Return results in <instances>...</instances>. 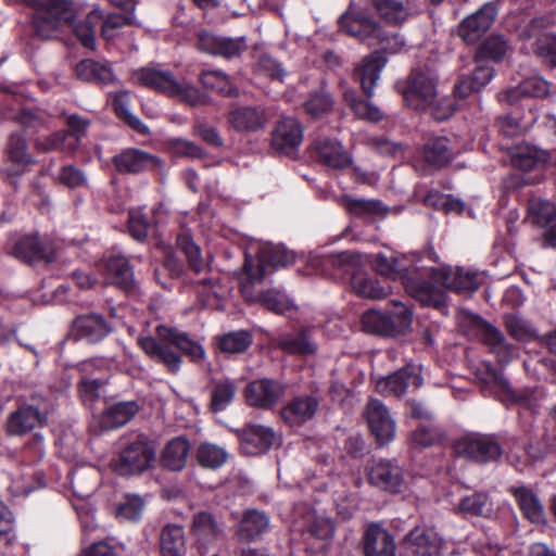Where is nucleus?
I'll return each instance as SVG.
<instances>
[{
    "instance_id": "49530a36",
    "label": "nucleus",
    "mask_w": 556,
    "mask_h": 556,
    "mask_svg": "<svg viewBox=\"0 0 556 556\" xmlns=\"http://www.w3.org/2000/svg\"><path fill=\"white\" fill-rule=\"evenodd\" d=\"M130 93L128 90H119L113 96V108L116 115L130 128L139 134H147L149 128L129 111Z\"/></svg>"
},
{
    "instance_id": "c9c22d12",
    "label": "nucleus",
    "mask_w": 556,
    "mask_h": 556,
    "mask_svg": "<svg viewBox=\"0 0 556 556\" xmlns=\"http://www.w3.org/2000/svg\"><path fill=\"white\" fill-rule=\"evenodd\" d=\"M483 342L490 348L501 365H507L514 358L516 348L508 343L504 334L493 325L485 324L483 328Z\"/></svg>"
},
{
    "instance_id": "58836bf2",
    "label": "nucleus",
    "mask_w": 556,
    "mask_h": 556,
    "mask_svg": "<svg viewBox=\"0 0 556 556\" xmlns=\"http://www.w3.org/2000/svg\"><path fill=\"white\" fill-rule=\"evenodd\" d=\"M320 405L317 391L309 394H298L291 397L281 408L280 417H314Z\"/></svg>"
},
{
    "instance_id": "0e129e2a",
    "label": "nucleus",
    "mask_w": 556,
    "mask_h": 556,
    "mask_svg": "<svg viewBox=\"0 0 556 556\" xmlns=\"http://www.w3.org/2000/svg\"><path fill=\"white\" fill-rule=\"evenodd\" d=\"M281 349L290 354L311 355L316 352L315 345L308 340L305 331H300L296 336L285 338Z\"/></svg>"
},
{
    "instance_id": "aec40b11",
    "label": "nucleus",
    "mask_w": 556,
    "mask_h": 556,
    "mask_svg": "<svg viewBox=\"0 0 556 556\" xmlns=\"http://www.w3.org/2000/svg\"><path fill=\"white\" fill-rule=\"evenodd\" d=\"M270 528L269 516L256 508H250L242 513L236 529V538L243 543L258 541Z\"/></svg>"
},
{
    "instance_id": "6ab92c4d",
    "label": "nucleus",
    "mask_w": 556,
    "mask_h": 556,
    "mask_svg": "<svg viewBox=\"0 0 556 556\" xmlns=\"http://www.w3.org/2000/svg\"><path fill=\"white\" fill-rule=\"evenodd\" d=\"M363 556H396L393 534L379 523H369L362 536Z\"/></svg>"
},
{
    "instance_id": "c03bdc74",
    "label": "nucleus",
    "mask_w": 556,
    "mask_h": 556,
    "mask_svg": "<svg viewBox=\"0 0 556 556\" xmlns=\"http://www.w3.org/2000/svg\"><path fill=\"white\" fill-rule=\"evenodd\" d=\"M528 217L532 224L545 228L556 222V206L541 198H531L527 205Z\"/></svg>"
},
{
    "instance_id": "de8ad7c7",
    "label": "nucleus",
    "mask_w": 556,
    "mask_h": 556,
    "mask_svg": "<svg viewBox=\"0 0 556 556\" xmlns=\"http://www.w3.org/2000/svg\"><path fill=\"white\" fill-rule=\"evenodd\" d=\"M457 509L464 516H486L492 511V503L486 492L479 491L464 496Z\"/></svg>"
},
{
    "instance_id": "774afa93",
    "label": "nucleus",
    "mask_w": 556,
    "mask_h": 556,
    "mask_svg": "<svg viewBox=\"0 0 556 556\" xmlns=\"http://www.w3.org/2000/svg\"><path fill=\"white\" fill-rule=\"evenodd\" d=\"M505 328L508 334L517 341L529 342L533 339L534 332L529 325L517 315L505 316Z\"/></svg>"
},
{
    "instance_id": "ea45409f",
    "label": "nucleus",
    "mask_w": 556,
    "mask_h": 556,
    "mask_svg": "<svg viewBox=\"0 0 556 556\" xmlns=\"http://www.w3.org/2000/svg\"><path fill=\"white\" fill-rule=\"evenodd\" d=\"M162 556H185L186 542L184 527L176 523H167L160 533Z\"/></svg>"
},
{
    "instance_id": "412c9836",
    "label": "nucleus",
    "mask_w": 556,
    "mask_h": 556,
    "mask_svg": "<svg viewBox=\"0 0 556 556\" xmlns=\"http://www.w3.org/2000/svg\"><path fill=\"white\" fill-rule=\"evenodd\" d=\"M228 123L239 132H255L267 123V114L262 105H237L228 113Z\"/></svg>"
},
{
    "instance_id": "4d7b16f0",
    "label": "nucleus",
    "mask_w": 556,
    "mask_h": 556,
    "mask_svg": "<svg viewBox=\"0 0 556 556\" xmlns=\"http://www.w3.org/2000/svg\"><path fill=\"white\" fill-rule=\"evenodd\" d=\"M177 247L186 255L190 268L199 274L203 271L206 264L201 257L200 248L192 241L187 235H180L177 237Z\"/></svg>"
},
{
    "instance_id": "69168bd1",
    "label": "nucleus",
    "mask_w": 556,
    "mask_h": 556,
    "mask_svg": "<svg viewBox=\"0 0 556 556\" xmlns=\"http://www.w3.org/2000/svg\"><path fill=\"white\" fill-rule=\"evenodd\" d=\"M70 134L66 130L55 131L45 138H37L34 146L38 152L48 153L55 150L66 151Z\"/></svg>"
},
{
    "instance_id": "a878e982",
    "label": "nucleus",
    "mask_w": 556,
    "mask_h": 556,
    "mask_svg": "<svg viewBox=\"0 0 556 556\" xmlns=\"http://www.w3.org/2000/svg\"><path fill=\"white\" fill-rule=\"evenodd\" d=\"M312 148L318 162L327 167L342 169L352 162L349 153L344 151L342 144L338 141L319 138L314 141Z\"/></svg>"
},
{
    "instance_id": "2eb2a0df",
    "label": "nucleus",
    "mask_w": 556,
    "mask_h": 556,
    "mask_svg": "<svg viewBox=\"0 0 556 556\" xmlns=\"http://www.w3.org/2000/svg\"><path fill=\"white\" fill-rule=\"evenodd\" d=\"M427 275L430 277V281L443 292L444 288L456 293L475 292L479 289L477 274L463 267L456 268L455 271H452L448 267H431Z\"/></svg>"
},
{
    "instance_id": "7c9ffc66",
    "label": "nucleus",
    "mask_w": 556,
    "mask_h": 556,
    "mask_svg": "<svg viewBox=\"0 0 556 556\" xmlns=\"http://www.w3.org/2000/svg\"><path fill=\"white\" fill-rule=\"evenodd\" d=\"M510 494L514 496L525 518L533 523H541L545 519L543 505L538 495L528 486H511Z\"/></svg>"
},
{
    "instance_id": "37998d69",
    "label": "nucleus",
    "mask_w": 556,
    "mask_h": 556,
    "mask_svg": "<svg viewBox=\"0 0 556 556\" xmlns=\"http://www.w3.org/2000/svg\"><path fill=\"white\" fill-rule=\"evenodd\" d=\"M160 336L172 345H175L191 359H202L205 355L203 346L176 330L159 328Z\"/></svg>"
},
{
    "instance_id": "2f4dec72",
    "label": "nucleus",
    "mask_w": 556,
    "mask_h": 556,
    "mask_svg": "<svg viewBox=\"0 0 556 556\" xmlns=\"http://www.w3.org/2000/svg\"><path fill=\"white\" fill-rule=\"evenodd\" d=\"M75 74L78 79L98 85H109L116 80V77L109 63H102L92 59L81 60L76 64Z\"/></svg>"
},
{
    "instance_id": "1a4fd4ad",
    "label": "nucleus",
    "mask_w": 556,
    "mask_h": 556,
    "mask_svg": "<svg viewBox=\"0 0 556 556\" xmlns=\"http://www.w3.org/2000/svg\"><path fill=\"white\" fill-rule=\"evenodd\" d=\"M294 260V254L285 248L265 244L258 249L256 260L244 253L243 270L251 280H261L266 275L268 268L277 269L285 267L292 264Z\"/></svg>"
},
{
    "instance_id": "f257e3e1",
    "label": "nucleus",
    "mask_w": 556,
    "mask_h": 556,
    "mask_svg": "<svg viewBox=\"0 0 556 556\" xmlns=\"http://www.w3.org/2000/svg\"><path fill=\"white\" fill-rule=\"evenodd\" d=\"M22 2L34 10V30L41 39H50L68 26L84 47L94 49V26L102 20V14L98 10H92L83 21L76 22L71 0H22Z\"/></svg>"
},
{
    "instance_id": "8fccbe9b",
    "label": "nucleus",
    "mask_w": 556,
    "mask_h": 556,
    "mask_svg": "<svg viewBox=\"0 0 556 556\" xmlns=\"http://www.w3.org/2000/svg\"><path fill=\"white\" fill-rule=\"evenodd\" d=\"M372 5L381 20L389 25H399L408 16V11L401 0H374Z\"/></svg>"
},
{
    "instance_id": "6e6552de",
    "label": "nucleus",
    "mask_w": 556,
    "mask_h": 556,
    "mask_svg": "<svg viewBox=\"0 0 556 556\" xmlns=\"http://www.w3.org/2000/svg\"><path fill=\"white\" fill-rule=\"evenodd\" d=\"M413 320V313L401 305L400 311L394 314L369 309L362 315V329L366 333L381 337H396L402 334L409 327Z\"/></svg>"
},
{
    "instance_id": "a18cd8bd",
    "label": "nucleus",
    "mask_w": 556,
    "mask_h": 556,
    "mask_svg": "<svg viewBox=\"0 0 556 556\" xmlns=\"http://www.w3.org/2000/svg\"><path fill=\"white\" fill-rule=\"evenodd\" d=\"M508 49V42L501 35H491L477 48L475 60L477 63L483 61H501Z\"/></svg>"
},
{
    "instance_id": "3c124183",
    "label": "nucleus",
    "mask_w": 556,
    "mask_h": 556,
    "mask_svg": "<svg viewBox=\"0 0 556 556\" xmlns=\"http://www.w3.org/2000/svg\"><path fill=\"white\" fill-rule=\"evenodd\" d=\"M262 307L278 315L289 312L292 303L289 298L275 289L261 291L254 299Z\"/></svg>"
},
{
    "instance_id": "79ce46f5",
    "label": "nucleus",
    "mask_w": 556,
    "mask_h": 556,
    "mask_svg": "<svg viewBox=\"0 0 556 556\" xmlns=\"http://www.w3.org/2000/svg\"><path fill=\"white\" fill-rule=\"evenodd\" d=\"M139 344L147 355L153 361L164 364L170 371L174 372L179 368L180 356L153 337L141 338Z\"/></svg>"
},
{
    "instance_id": "a19ab883",
    "label": "nucleus",
    "mask_w": 556,
    "mask_h": 556,
    "mask_svg": "<svg viewBox=\"0 0 556 556\" xmlns=\"http://www.w3.org/2000/svg\"><path fill=\"white\" fill-rule=\"evenodd\" d=\"M351 286L357 295L366 299L381 300L390 293L389 286L382 285L376 277L364 273L352 274Z\"/></svg>"
},
{
    "instance_id": "0eeeda50",
    "label": "nucleus",
    "mask_w": 556,
    "mask_h": 556,
    "mask_svg": "<svg viewBox=\"0 0 556 556\" xmlns=\"http://www.w3.org/2000/svg\"><path fill=\"white\" fill-rule=\"evenodd\" d=\"M156 457V446L149 440H136L127 444L112 462L119 476H135L149 470Z\"/></svg>"
},
{
    "instance_id": "f3484780",
    "label": "nucleus",
    "mask_w": 556,
    "mask_h": 556,
    "mask_svg": "<svg viewBox=\"0 0 556 556\" xmlns=\"http://www.w3.org/2000/svg\"><path fill=\"white\" fill-rule=\"evenodd\" d=\"M497 15V7L493 2L483 4L477 12L466 17L458 27L459 37L468 43H476L492 26Z\"/></svg>"
},
{
    "instance_id": "7ed1b4c3",
    "label": "nucleus",
    "mask_w": 556,
    "mask_h": 556,
    "mask_svg": "<svg viewBox=\"0 0 556 556\" xmlns=\"http://www.w3.org/2000/svg\"><path fill=\"white\" fill-rule=\"evenodd\" d=\"M381 46L380 50H376L368 56L364 58L361 65L355 70L354 76L359 81L365 96L370 99L374 96V88L380 77L382 68L386 66L388 59L386 52L396 53L405 46L400 34H383L378 38Z\"/></svg>"
},
{
    "instance_id": "ddd939ff",
    "label": "nucleus",
    "mask_w": 556,
    "mask_h": 556,
    "mask_svg": "<svg viewBox=\"0 0 556 556\" xmlns=\"http://www.w3.org/2000/svg\"><path fill=\"white\" fill-rule=\"evenodd\" d=\"M367 479L369 484L389 492L400 494L406 488V480L403 468L395 459H379L368 470Z\"/></svg>"
},
{
    "instance_id": "20e7f679",
    "label": "nucleus",
    "mask_w": 556,
    "mask_h": 556,
    "mask_svg": "<svg viewBox=\"0 0 556 556\" xmlns=\"http://www.w3.org/2000/svg\"><path fill=\"white\" fill-rule=\"evenodd\" d=\"M444 545L435 527L422 522L408 530L397 546L401 556H442Z\"/></svg>"
},
{
    "instance_id": "423d86ee",
    "label": "nucleus",
    "mask_w": 556,
    "mask_h": 556,
    "mask_svg": "<svg viewBox=\"0 0 556 556\" xmlns=\"http://www.w3.org/2000/svg\"><path fill=\"white\" fill-rule=\"evenodd\" d=\"M483 370L485 375L483 380L485 383L503 390L502 401L508 407H516L519 414L529 413L531 415H539L541 413V400L535 392L528 389L515 390L510 388L502 370L496 369L490 363L483 364Z\"/></svg>"
},
{
    "instance_id": "c756f323",
    "label": "nucleus",
    "mask_w": 556,
    "mask_h": 556,
    "mask_svg": "<svg viewBox=\"0 0 556 556\" xmlns=\"http://www.w3.org/2000/svg\"><path fill=\"white\" fill-rule=\"evenodd\" d=\"M4 156L8 162L16 166V175H22L26 168L35 163L28 150V143L23 132H12L4 147Z\"/></svg>"
},
{
    "instance_id": "72a5a7b5",
    "label": "nucleus",
    "mask_w": 556,
    "mask_h": 556,
    "mask_svg": "<svg viewBox=\"0 0 556 556\" xmlns=\"http://www.w3.org/2000/svg\"><path fill=\"white\" fill-rule=\"evenodd\" d=\"M549 92V84L542 77L534 76L522 81L518 88L506 90L500 100L510 105L517 104L523 98H544Z\"/></svg>"
},
{
    "instance_id": "5fc2aeb1",
    "label": "nucleus",
    "mask_w": 556,
    "mask_h": 556,
    "mask_svg": "<svg viewBox=\"0 0 556 556\" xmlns=\"http://www.w3.org/2000/svg\"><path fill=\"white\" fill-rule=\"evenodd\" d=\"M533 51L545 65L556 68V34L544 33L538 37L533 43Z\"/></svg>"
},
{
    "instance_id": "4be33fe9",
    "label": "nucleus",
    "mask_w": 556,
    "mask_h": 556,
    "mask_svg": "<svg viewBox=\"0 0 556 556\" xmlns=\"http://www.w3.org/2000/svg\"><path fill=\"white\" fill-rule=\"evenodd\" d=\"M339 26L346 35L359 40L379 38L381 36L379 23L363 12L346 11L340 16Z\"/></svg>"
},
{
    "instance_id": "09e8293b",
    "label": "nucleus",
    "mask_w": 556,
    "mask_h": 556,
    "mask_svg": "<svg viewBox=\"0 0 556 556\" xmlns=\"http://www.w3.org/2000/svg\"><path fill=\"white\" fill-rule=\"evenodd\" d=\"M444 439V431L432 424L420 425L410 433V444L415 448L439 445Z\"/></svg>"
},
{
    "instance_id": "a211bd4d",
    "label": "nucleus",
    "mask_w": 556,
    "mask_h": 556,
    "mask_svg": "<svg viewBox=\"0 0 556 556\" xmlns=\"http://www.w3.org/2000/svg\"><path fill=\"white\" fill-rule=\"evenodd\" d=\"M12 255L25 263L52 262L54 260L53 243L38 235H25L21 237L12 249Z\"/></svg>"
},
{
    "instance_id": "603ef678",
    "label": "nucleus",
    "mask_w": 556,
    "mask_h": 556,
    "mask_svg": "<svg viewBox=\"0 0 556 556\" xmlns=\"http://www.w3.org/2000/svg\"><path fill=\"white\" fill-rule=\"evenodd\" d=\"M344 100L354 114L359 118L378 123L383 117L382 112L377 106L372 105L367 100L362 99L354 91H345Z\"/></svg>"
},
{
    "instance_id": "b1692460",
    "label": "nucleus",
    "mask_w": 556,
    "mask_h": 556,
    "mask_svg": "<svg viewBox=\"0 0 556 556\" xmlns=\"http://www.w3.org/2000/svg\"><path fill=\"white\" fill-rule=\"evenodd\" d=\"M119 174H138L160 166V160L139 149H126L112 159Z\"/></svg>"
},
{
    "instance_id": "393cba45",
    "label": "nucleus",
    "mask_w": 556,
    "mask_h": 556,
    "mask_svg": "<svg viewBox=\"0 0 556 556\" xmlns=\"http://www.w3.org/2000/svg\"><path fill=\"white\" fill-rule=\"evenodd\" d=\"M135 79L143 87L155 90L167 97H175L178 89V80L168 71L155 67H143L134 74Z\"/></svg>"
},
{
    "instance_id": "4468645a",
    "label": "nucleus",
    "mask_w": 556,
    "mask_h": 556,
    "mask_svg": "<svg viewBox=\"0 0 556 556\" xmlns=\"http://www.w3.org/2000/svg\"><path fill=\"white\" fill-rule=\"evenodd\" d=\"M406 101L414 102L416 110L432 105L437 97V77L430 72L413 70L403 91Z\"/></svg>"
},
{
    "instance_id": "13d9d810",
    "label": "nucleus",
    "mask_w": 556,
    "mask_h": 556,
    "mask_svg": "<svg viewBox=\"0 0 556 556\" xmlns=\"http://www.w3.org/2000/svg\"><path fill=\"white\" fill-rule=\"evenodd\" d=\"M333 106L332 97L325 91H315L304 102L305 112L313 118L321 117L331 112Z\"/></svg>"
},
{
    "instance_id": "f8f14e48",
    "label": "nucleus",
    "mask_w": 556,
    "mask_h": 556,
    "mask_svg": "<svg viewBox=\"0 0 556 556\" xmlns=\"http://www.w3.org/2000/svg\"><path fill=\"white\" fill-rule=\"evenodd\" d=\"M304 129L294 117H281L271 130L270 148L275 154L292 156L303 141Z\"/></svg>"
},
{
    "instance_id": "bf43d9fd",
    "label": "nucleus",
    "mask_w": 556,
    "mask_h": 556,
    "mask_svg": "<svg viewBox=\"0 0 556 556\" xmlns=\"http://www.w3.org/2000/svg\"><path fill=\"white\" fill-rule=\"evenodd\" d=\"M190 534L195 540V545L201 556H205L208 540V514L199 511L193 516Z\"/></svg>"
},
{
    "instance_id": "680f3d73",
    "label": "nucleus",
    "mask_w": 556,
    "mask_h": 556,
    "mask_svg": "<svg viewBox=\"0 0 556 556\" xmlns=\"http://www.w3.org/2000/svg\"><path fill=\"white\" fill-rule=\"evenodd\" d=\"M370 433L375 437L377 444L383 446L395 437L394 419H366Z\"/></svg>"
},
{
    "instance_id": "9d476101",
    "label": "nucleus",
    "mask_w": 556,
    "mask_h": 556,
    "mask_svg": "<svg viewBox=\"0 0 556 556\" xmlns=\"http://www.w3.org/2000/svg\"><path fill=\"white\" fill-rule=\"evenodd\" d=\"M455 452L477 464H489L501 458L503 450L500 443L486 434H471L455 442Z\"/></svg>"
},
{
    "instance_id": "f704fd0d",
    "label": "nucleus",
    "mask_w": 556,
    "mask_h": 556,
    "mask_svg": "<svg viewBox=\"0 0 556 556\" xmlns=\"http://www.w3.org/2000/svg\"><path fill=\"white\" fill-rule=\"evenodd\" d=\"M247 50L248 41L244 36L227 37L211 34V56L231 61L241 58Z\"/></svg>"
},
{
    "instance_id": "864d4df0",
    "label": "nucleus",
    "mask_w": 556,
    "mask_h": 556,
    "mask_svg": "<svg viewBox=\"0 0 556 556\" xmlns=\"http://www.w3.org/2000/svg\"><path fill=\"white\" fill-rule=\"evenodd\" d=\"M253 342L250 331L239 330L224 334L218 340V348L225 353H242L247 351Z\"/></svg>"
},
{
    "instance_id": "473e14b6",
    "label": "nucleus",
    "mask_w": 556,
    "mask_h": 556,
    "mask_svg": "<svg viewBox=\"0 0 556 556\" xmlns=\"http://www.w3.org/2000/svg\"><path fill=\"white\" fill-rule=\"evenodd\" d=\"M425 162L435 168H442L452 162L454 153L447 137L429 138L422 147Z\"/></svg>"
},
{
    "instance_id": "338daca9",
    "label": "nucleus",
    "mask_w": 556,
    "mask_h": 556,
    "mask_svg": "<svg viewBox=\"0 0 556 556\" xmlns=\"http://www.w3.org/2000/svg\"><path fill=\"white\" fill-rule=\"evenodd\" d=\"M66 126L70 134L67 150L73 152L77 149L81 137L86 134L87 128L90 125L89 119L81 117L78 114H72L66 116Z\"/></svg>"
},
{
    "instance_id": "cd10ccee",
    "label": "nucleus",
    "mask_w": 556,
    "mask_h": 556,
    "mask_svg": "<svg viewBox=\"0 0 556 556\" xmlns=\"http://www.w3.org/2000/svg\"><path fill=\"white\" fill-rule=\"evenodd\" d=\"M73 332L77 338H85L91 342L99 341L106 337L112 328L109 323L99 314H84L73 320Z\"/></svg>"
},
{
    "instance_id": "9b49d317",
    "label": "nucleus",
    "mask_w": 556,
    "mask_h": 556,
    "mask_svg": "<svg viewBox=\"0 0 556 556\" xmlns=\"http://www.w3.org/2000/svg\"><path fill=\"white\" fill-rule=\"evenodd\" d=\"M286 384L271 378L250 381L244 390V401L250 407L271 410L285 395Z\"/></svg>"
},
{
    "instance_id": "6e6d98bb",
    "label": "nucleus",
    "mask_w": 556,
    "mask_h": 556,
    "mask_svg": "<svg viewBox=\"0 0 556 556\" xmlns=\"http://www.w3.org/2000/svg\"><path fill=\"white\" fill-rule=\"evenodd\" d=\"M144 509V501L140 495L127 494L116 505V516L118 518L136 521L138 520Z\"/></svg>"
},
{
    "instance_id": "e433bc0d",
    "label": "nucleus",
    "mask_w": 556,
    "mask_h": 556,
    "mask_svg": "<svg viewBox=\"0 0 556 556\" xmlns=\"http://www.w3.org/2000/svg\"><path fill=\"white\" fill-rule=\"evenodd\" d=\"M105 269L111 282L125 292L135 289L134 271L124 256H111L105 261Z\"/></svg>"
},
{
    "instance_id": "dca6fc26",
    "label": "nucleus",
    "mask_w": 556,
    "mask_h": 556,
    "mask_svg": "<svg viewBox=\"0 0 556 556\" xmlns=\"http://www.w3.org/2000/svg\"><path fill=\"white\" fill-rule=\"evenodd\" d=\"M236 435L240 443V450L244 455L258 456L267 453L278 441L276 432L262 425L249 424L242 429H237Z\"/></svg>"
},
{
    "instance_id": "bb28decb",
    "label": "nucleus",
    "mask_w": 556,
    "mask_h": 556,
    "mask_svg": "<svg viewBox=\"0 0 556 556\" xmlns=\"http://www.w3.org/2000/svg\"><path fill=\"white\" fill-rule=\"evenodd\" d=\"M494 68L489 65H477L469 75H462L454 85L456 99L465 100L475 92H480L493 78Z\"/></svg>"
},
{
    "instance_id": "e2e57ef3",
    "label": "nucleus",
    "mask_w": 556,
    "mask_h": 556,
    "mask_svg": "<svg viewBox=\"0 0 556 556\" xmlns=\"http://www.w3.org/2000/svg\"><path fill=\"white\" fill-rule=\"evenodd\" d=\"M236 393L235 384L227 380L215 384L211 394V412L218 413L233 400Z\"/></svg>"
},
{
    "instance_id": "4c0bfd02",
    "label": "nucleus",
    "mask_w": 556,
    "mask_h": 556,
    "mask_svg": "<svg viewBox=\"0 0 556 556\" xmlns=\"http://www.w3.org/2000/svg\"><path fill=\"white\" fill-rule=\"evenodd\" d=\"M190 451L189 442L178 437L170 440L162 451L161 465L172 471H180L187 464V458Z\"/></svg>"
},
{
    "instance_id": "5701e85b",
    "label": "nucleus",
    "mask_w": 556,
    "mask_h": 556,
    "mask_svg": "<svg viewBox=\"0 0 556 556\" xmlns=\"http://www.w3.org/2000/svg\"><path fill=\"white\" fill-rule=\"evenodd\" d=\"M422 378L414 365H406L377 382L378 391L396 397L405 394L409 386L419 388Z\"/></svg>"
},
{
    "instance_id": "39448f33",
    "label": "nucleus",
    "mask_w": 556,
    "mask_h": 556,
    "mask_svg": "<svg viewBox=\"0 0 556 556\" xmlns=\"http://www.w3.org/2000/svg\"><path fill=\"white\" fill-rule=\"evenodd\" d=\"M483 370L485 375L483 380L485 383L503 390L502 401L508 407H516L519 414L529 413L531 415H539L541 413V400L535 392L528 389L515 390L510 388L502 370L496 369L490 363L483 364Z\"/></svg>"
},
{
    "instance_id": "052dcab7",
    "label": "nucleus",
    "mask_w": 556,
    "mask_h": 556,
    "mask_svg": "<svg viewBox=\"0 0 556 556\" xmlns=\"http://www.w3.org/2000/svg\"><path fill=\"white\" fill-rule=\"evenodd\" d=\"M334 534V528L328 519H314L306 528L304 535L309 539H315L320 542L316 551L324 549L326 542L329 541Z\"/></svg>"
},
{
    "instance_id": "f03ea898",
    "label": "nucleus",
    "mask_w": 556,
    "mask_h": 556,
    "mask_svg": "<svg viewBox=\"0 0 556 556\" xmlns=\"http://www.w3.org/2000/svg\"><path fill=\"white\" fill-rule=\"evenodd\" d=\"M405 255L388 257L386 254H378L374 268L386 278L401 280L405 291L414 299L426 306L441 307L445 304L446 298L438 286L430 281L427 271L431 267L418 265Z\"/></svg>"
},
{
    "instance_id": "c85d7f7f",
    "label": "nucleus",
    "mask_w": 556,
    "mask_h": 556,
    "mask_svg": "<svg viewBox=\"0 0 556 556\" xmlns=\"http://www.w3.org/2000/svg\"><path fill=\"white\" fill-rule=\"evenodd\" d=\"M548 160L547 151L531 144H517L510 151L511 165L523 172L543 169Z\"/></svg>"
}]
</instances>
